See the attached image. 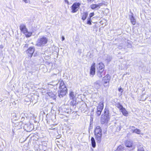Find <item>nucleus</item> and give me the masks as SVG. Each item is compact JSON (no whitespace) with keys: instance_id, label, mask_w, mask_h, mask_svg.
Here are the masks:
<instances>
[{"instance_id":"10","label":"nucleus","mask_w":151,"mask_h":151,"mask_svg":"<svg viewBox=\"0 0 151 151\" xmlns=\"http://www.w3.org/2000/svg\"><path fill=\"white\" fill-rule=\"evenodd\" d=\"M102 5V4L100 3L98 4H93L90 6L91 8L93 9H99L100 7V6Z\"/></svg>"},{"instance_id":"40","label":"nucleus","mask_w":151,"mask_h":151,"mask_svg":"<svg viewBox=\"0 0 151 151\" xmlns=\"http://www.w3.org/2000/svg\"><path fill=\"white\" fill-rule=\"evenodd\" d=\"M22 114H21V115H22Z\"/></svg>"},{"instance_id":"33","label":"nucleus","mask_w":151,"mask_h":151,"mask_svg":"<svg viewBox=\"0 0 151 151\" xmlns=\"http://www.w3.org/2000/svg\"><path fill=\"white\" fill-rule=\"evenodd\" d=\"M25 3H27L29 2V0H23Z\"/></svg>"},{"instance_id":"32","label":"nucleus","mask_w":151,"mask_h":151,"mask_svg":"<svg viewBox=\"0 0 151 151\" xmlns=\"http://www.w3.org/2000/svg\"><path fill=\"white\" fill-rule=\"evenodd\" d=\"M28 45L27 44L23 45V47L24 48H27L28 47Z\"/></svg>"},{"instance_id":"2","label":"nucleus","mask_w":151,"mask_h":151,"mask_svg":"<svg viewBox=\"0 0 151 151\" xmlns=\"http://www.w3.org/2000/svg\"><path fill=\"white\" fill-rule=\"evenodd\" d=\"M110 119L109 111L108 109H105L104 111V114L101 115V122L102 124H104L107 122Z\"/></svg>"},{"instance_id":"3","label":"nucleus","mask_w":151,"mask_h":151,"mask_svg":"<svg viewBox=\"0 0 151 151\" xmlns=\"http://www.w3.org/2000/svg\"><path fill=\"white\" fill-rule=\"evenodd\" d=\"M95 134L96 136V139L97 140L99 143L101 141V127L98 126L96 127L95 131Z\"/></svg>"},{"instance_id":"19","label":"nucleus","mask_w":151,"mask_h":151,"mask_svg":"<svg viewBox=\"0 0 151 151\" xmlns=\"http://www.w3.org/2000/svg\"><path fill=\"white\" fill-rule=\"evenodd\" d=\"M123 115L125 116H127L128 115V113L126 110L124 108H123L121 110Z\"/></svg>"},{"instance_id":"39","label":"nucleus","mask_w":151,"mask_h":151,"mask_svg":"<svg viewBox=\"0 0 151 151\" xmlns=\"http://www.w3.org/2000/svg\"><path fill=\"white\" fill-rule=\"evenodd\" d=\"M133 127L134 128H135L134 127Z\"/></svg>"},{"instance_id":"9","label":"nucleus","mask_w":151,"mask_h":151,"mask_svg":"<svg viewBox=\"0 0 151 151\" xmlns=\"http://www.w3.org/2000/svg\"><path fill=\"white\" fill-rule=\"evenodd\" d=\"M95 63H93L90 69V73L92 76V77L95 75Z\"/></svg>"},{"instance_id":"23","label":"nucleus","mask_w":151,"mask_h":151,"mask_svg":"<svg viewBox=\"0 0 151 151\" xmlns=\"http://www.w3.org/2000/svg\"><path fill=\"white\" fill-rule=\"evenodd\" d=\"M24 34L26 35V36L27 37H29L31 36L32 34V33L31 32H29L27 31V32H24Z\"/></svg>"},{"instance_id":"15","label":"nucleus","mask_w":151,"mask_h":151,"mask_svg":"<svg viewBox=\"0 0 151 151\" xmlns=\"http://www.w3.org/2000/svg\"><path fill=\"white\" fill-rule=\"evenodd\" d=\"M104 71L103 70L97 71V75L99 78H101L103 76V75L104 74Z\"/></svg>"},{"instance_id":"22","label":"nucleus","mask_w":151,"mask_h":151,"mask_svg":"<svg viewBox=\"0 0 151 151\" xmlns=\"http://www.w3.org/2000/svg\"><path fill=\"white\" fill-rule=\"evenodd\" d=\"M130 20L132 23L133 24L135 25L136 23L135 19H134L133 17L132 16L130 17Z\"/></svg>"},{"instance_id":"29","label":"nucleus","mask_w":151,"mask_h":151,"mask_svg":"<svg viewBox=\"0 0 151 151\" xmlns=\"http://www.w3.org/2000/svg\"><path fill=\"white\" fill-rule=\"evenodd\" d=\"M87 24L89 25H91V24L90 18H88L87 19Z\"/></svg>"},{"instance_id":"37","label":"nucleus","mask_w":151,"mask_h":151,"mask_svg":"<svg viewBox=\"0 0 151 151\" xmlns=\"http://www.w3.org/2000/svg\"><path fill=\"white\" fill-rule=\"evenodd\" d=\"M65 40V38L64 36L62 37V40L63 41Z\"/></svg>"},{"instance_id":"25","label":"nucleus","mask_w":151,"mask_h":151,"mask_svg":"<svg viewBox=\"0 0 151 151\" xmlns=\"http://www.w3.org/2000/svg\"><path fill=\"white\" fill-rule=\"evenodd\" d=\"M48 93L49 96L51 97H54L55 95V93H53L51 92H49Z\"/></svg>"},{"instance_id":"34","label":"nucleus","mask_w":151,"mask_h":151,"mask_svg":"<svg viewBox=\"0 0 151 151\" xmlns=\"http://www.w3.org/2000/svg\"><path fill=\"white\" fill-rule=\"evenodd\" d=\"M94 0H87L88 2L89 3H92L93 1H94Z\"/></svg>"},{"instance_id":"16","label":"nucleus","mask_w":151,"mask_h":151,"mask_svg":"<svg viewBox=\"0 0 151 151\" xmlns=\"http://www.w3.org/2000/svg\"><path fill=\"white\" fill-rule=\"evenodd\" d=\"M69 96L70 99H75V97L76 96V94L72 91H71L70 92Z\"/></svg>"},{"instance_id":"26","label":"nucleus","mask_w":151,"mask_h":151,"mask_svg":"<svg viewBox=\"0 0 151 151\" xmlns=\"http://www.w3.org/2000/svg\"><path fill=\"white\" fill-rule=\"evenodd\" d=\"M111 59L112 58L111 56L109 55H108L107 58L106 59V60L107 61V62H109L111 60Z\"/></svg>"},{"instance_id":"20","label":"nucleus","mask_w":151,"mask_h":151,"mask_svg":"<svg viewBox=\"0 0 151 151\" xmlns=\"http://www.w3.org/2000/svg\"><path fill=\"white\" fill-rule=\"evenodd\" d=\"M88 16V13L87 12H84L83 14L82 19L83 21L85 20Z\"/></svg>"},{"instance_id":"1","label":"nucleus","mask_w":151,"mask_h":151,"mask_svg":"<svg viewBox=\"0 0 151 151\" xmlns=\"http://www.w3.org/2000/svg\"><path fill=\"white\" fill-rule=\"evenodd\" d=\"M67 93V88L63 81H60V83L59 90L58 91V95L60 98L65 96Z\"/></svg>"},{"instance_id":"7","label":"nucleus","mask_w":151,"mask_h":151,"mask_svg":"<svg viewBox=\"0 0 151 151\" xmlns=\"http://www.w3.org/2000/svg\"><path fill=\"white\" fill-rule=\"evenodd\" d=\"M35 48L34 47H30L26 51V53L28 54V55L31 58L35 51Z\"/></svg>"},{"instance_id":"8","label":"nucleus","mask_w":151,"mask_h":151,"mask_svg":"<svg viewBox=\"0 0 151 151\" xmlns=\"http://www.w3.org/2000/svg\"><path fill=\"white\" fill-rule=\"evenodd\" d=\"M125 145L127 147L130 148L131 150L135 148V146L132 141H126L125 142Z\"/></svg>"},{"instance_id":"36","label":"nucleus","mask_w":151,"mask_h":151,"mask_svg":"<svg viewBox=\"0 0 151 151\" xmlns=\"http://www.w3.org/2000/svg\"><path fill=\"white\" fill-rule=\"evenodd\" d=\"M119 91H121L122 92L123 90L121 88H120L119 89Z\"/></svg>"},{"instance_id":"31","label":"nucleus","mask_w":151,"mask_h":151,"mask_svg":"<svg viewBox=\"0 0 151 151\" xmlns=\"http://www.w3.org/2000/svg\"><path fill=\"white\" fill-rule=\"evenodd\" d=\"M94 15V13L93 12L91 13L89 15V18H91V17H92Z\"/></svg>"},{"instance_id":"6","label":"nucleus","mask_w":151,"mask_h":151,"mask_svg":"<svg viewBox=\"0 0 151 151\" xmlns=\"http://www.w3.org/2000/svg\"><path fill=\"white\" fill-rule=\"evenodd\" d=\"M104 104L103 102H100L97 108L96 114L98 116H100L104 108Z\"/></svg>"},{"instance_id":"28","label":"nucleus","mask_w":151,"mask_h":151,"mask_svg":"<svg viewBox=\"0 0 151 151\" xmlns=\"http://www.w3.org/2000/svg\"><path fill=\"white\" fill-rule=\"evenodd\" d=\"M137 151H144L143 147L140 146L138 147Z\"/></svg>"},{"instance_id":"11","label":"nucleus","mask_w":151,"mask_h":151,"mask_svg":"<svg viewBox=\"0 0 151 151\" xmlns=\"http://www.w3.org/2000/svg\"><path fill=\"white\" fill-rule=\"evenodd\" d=\"M19 28L21 31L23 32V33L27 32V30L26 25L23 24H20Z\"/></svg>"},{"instance_id":"17","label":"nucleus","mask_w":151,"mask_h":151,"mask_svg":"<svg viewBox=\"0 0 151 151\" xmlns=\"http://www.w3.org/2000/svg\"><path fill=\"white\" fill-rule=\"evenodd\" d=\"M71 100L70 102V105H72L73 106H74L76 105V99H70Z\"/></svg>"},{"instance_id":"12","label":"nucleus","mask_w":151,"mask_h":151,"mask_svg":"<svg viewBox=\"0 0 151 151\" xmlns=\"http://www.w3.org/2000/svg\"><path fill=\"white\" fill-rule=\"evenodd\" d=\"M104 65L102 62L100 63L97 65V69L98 70H104Z\"/></svg>"},{"instance_id":"35","label":"nucleus","mask_w":151,"mask_h":151,"mask_svg":"<svg viewBox=\"0 0 151 151\" xmlns=\"http://www.w3.org/2000/svg\"><path fill=\"white\" fill-rule=\"evenodd\" d=\"M65 3H67L68 4H69V2L68 0H65Z\"/></svg>"},{"instance_id":"30","label":"nucleus","mask_w":151,"mask_h":151,"mask_svg":"<svg viewBox=\"0 0 151 151\" xmlns=\"http://www.w3.org/2000/svg\"><path fill=\"white\" fill-rule=\"evenodd\" d=\"M81 107L83 108L84 109L83 110H84L85 109V108H86V104L84 103V104H83L81 105Z\"/></svg>"},{"instance_id":"18","label":"nucleus","mask_w":151,"mask_h":151,"mask_svg":"<svg viewBox=\"0 0 151 151\" xmlns=\"http://www.w3.org/2000/svg\"><path fill=\"white\" fill-rule=\"evenodd\" d=\"M91 143L93 147L95 148L96 146V143L94 138L92 137L91 139Z\"/></svg>"},{"instance_id":"13","label":"nucleus","mask_w":151,"mask_h":151,"mask_svg":"<svg viewBox=\"0 0 151 151\" xmlns=\"http://www.w3.org/2000/svg\"><path fill=\"white\" fill-rule=\"evenodd\" d=\"M110 79V76L109 75H107L106 76H105L103 78V80L104 82L105 83H106L109 82Z\"/></svg>"},{"instance_id":"38","label":"nucleus","mask_w":151,"mask_h":151,"mask_svg":"<svg viewBox=\"0 0 151 151\" xmlns=\"http://www.w3.org/2000/svg\"><path fill=\"white\" fill-rule=\"evenodd\" d=\"M48 84L49 85H53L52 84H50V83H48Z\"/></svg>"},{"instance_id":"21","label":"nucleus","mask_w":151,"mask_h":151,"mask_svg":"<svg viewBox=\"0 0 151 151\" xmlns=\"http://www.w3.org/2000/svg\"><path fill=\"white\" fill-rule=\"evenodd\" d=\"M94 86L96 88H99L100 87L99 81H97L94 83Z\"/></svg>"},{"instance_id":"14","label":"nucleus","mask_w":151,"mask_h":151,"mask_svg":"<svg viewBox=\"0 0 151 151\" xmlns=\"http://www.w3.org/2000/svg\"><path fill=\"white\" fill-rule=\"evenodd\" d=\"M128 149H126V148L123 147L122 146L120 145L119 146L117 149V151H129Z\"/></svg>"},{"instance_id":"5","label":"nucleus","mask_w":151,"mask_h":151,"mask_svg":"<svg viewBox=\"0 0 151 151\" xmlns=\"http://www.w3.org/2000/svg\"><path fill=\"white\" fill-rule=\"evenodd\" d=\"M80 4L79 3H74L71 6L72 12H76L80 8Z\"/></svg>"},{"instance_id":"27","label":"nucleus","mask_w":151,"mask_h":151,"mask_svg":"<svg viewBox=\"0 0 151 151\" xmlns=\"http://www.w3.org/2000/svg\"><path fill=\"white\" fill-rule=\"evenodd\" d=\"M117 107L119 108L121 110H122L124 108L123 106L120 104H118L117 105Z\"/></svg>"},{"instance_id":"24","label":"nucleus","mask_w":151,"mask_h":151,"mask_svg":"<svg viewBox=\"0 0 151 151\" xmlns=\"http://www.w3.org/2000/svg\"><path fill=\"white\" fill-rule=\"evenodd\" d=\"M133 132L135 133L138 134H140V133L141 131L139 129H136L133 130Z\"/></svg>"},{"instance_id":"4","label":"nucleus","mask_w":151,"mask_h":151,"mask_svg":"<svg viewBox=\"0 0 151 151\" xmlns=\"http://www.w3.org/2000/svg\"><path fill=\"white\" fill-rule=\"evenodd\" d=\"M47 39L45 37L39 38L37 41L36 45L38 47H43L47 43Z\"/></svg>"}]
</instances>
